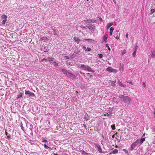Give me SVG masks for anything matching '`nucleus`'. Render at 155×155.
I'll use <instances>...</instances> for the list:
<instances>
[{
  "mask_svg": "<svg viewBox=\"0 0 155 155\" xmlns=\"http://www.w3.org/2000/svg\"><path fill=\"white\" fill-rule=\"evenodd\" d=\"M110 35L111 36L112 35L113 32L114 30V28L113 27H111L110 29Z\"/></svg>",
  "mask_w": 155,
  "mask_h": 155,
  "instance_id": "13",
  "label": "nucleus"
},
{
  "mask_svg": "<svg viewBox=\"0 0 155 155\" xmlns=\"http://www.w3.org/2000/svg\"><path fill=\"white\" fill-rule=\"evenodd\" d=\"M66 75H67L68 77H72L73 78L75 77V76L74 74L68 72L67 74H66Z\"/></svg>",
  "mask_w": 155,
  "mask_h": 155,
  "instance_id": "7",
  "label": "nucleus"
},
{
  "mask_svg": "<svg viewBox=\"0 0 155 155\" xmlns=\"http://www.w3.org/2000/svg\"><path fill=\"white\" fill-rule=\"evenodd\" d=\"M74 40L75 41L77 42V44H78L79 42L80 41V40L78 37H75L74 38Z\"/></svg>",
  "mask_w": 155,
  "mask_h": 155,
  "instance_id": "14",
  "label": "nucleus"
},
{
  "mask_svg": "<svg viewBox=\"0 0 155 155\" xmlns=\"http://www.w3.org/2000/svg\"><path fill=\"white\" fill-rule=\"evenodd\" d=\"M7 20H3L2 21V24L3 25H4L5 24L6 22L7 21Z\"/></svg>",
  "mask_w": 155,
  "mask_h": 155,
  "instance_id": "26",
  "label": "nucleus"
},
{
  "mask_svg": "<svg viewBox=\"0 0 155 155\" xmlns=\"http://www.w3.org/2000/svg\"><path fill=\"white\" fill-rule=\"evenodd\" d=\"M113 24V22H110L107 25V26H106V28L107 29H108L110 26H112Z\"/></svg>",
  "mask_w": 155,
  "mask_h": 155,
  "instance_id": "11",
  "label": "nucleus"
},
{
  "mask_svg": "<svg viewBox=\"0 0 155 155\" xmlns=\"http://www.w3.org/2000/svg\"><path fill=\"white\" fill-rule=\"evenodd\" d=\"M111 128L113 130H114L115 129V125H113L111 126Z\"/></svg>",
  "mask_w": 155,
  "mask_h": 155,
  "instance_id": "29",
  "label": "nucleus"
},
{
  "mask_svg": "<svg viewBox=\"0 0 155 155\" xmlns=\"http://www.w3.org/2000/svg\"><path fill=\"white\" fill-rule=\"evenodd\" d=\"M81 153L82 154V155H86L87 153H86L84 151H81Z\"/></svg>",
  "mask_w": 155,
  "mask_h": 155,
  "instance_id": "24",
  "label": "nucleus"
},
{
  "mask_svg": "<svg viewBox=\"0 0 155 155\" xmlns=\"http://www.w3.org/2000/svg\"><path fill=\"white\" fill-rule=\"evenodd\" d=\"M123 150L125 152L127 151V150H126L125 149H124Z\"/></svg>",
  "mask_w": 155,
  "mask_h": 155,
  "instance_id": "50",
  "label": "nucleus"
},
{
  "mask_svg": "<svg viewBox=\"0 0 155 155\" xmlns=\"http://www.w3.org/2000/svg\"><path fill=\"white\" fill-rule=\"evenodd\" d=\"M120 70L121 71H123L124 70V68L123 65L121 66L120 67Z\"/></svg>",
  "mask_w": 155,
  "mask_h": 155,
  "instance_id": "21",
  "label": "nucleus"
},
{
  "mask_svg": "<svg viewBox=\"0 0 155 155\" xmlns=\"http://www.w3.org/2000/svg\"><path fill=\"white\" fill-rule=\"evenodd\" d=\"M23 95V94L21 93H20L19 94H18L17 97V99H18L20 97H21Z\"/></svg>",
  "mask_w": 155,
  "mask_h": 155,
  "instance_id": "15",
  "label": "nucleus"
},
{
  "mask_svg": "<svg viewBox=\"0 0 155 155\" xmlns=\"http://www.w3.org/2000/svg\"><path fill=\"white\" fill-rule=\"evenodd\" d=\"M91 48H87L86 49V51H91Z\"/></svg>",
  "mask_w": 155,
  "mask_h": 155,
  "instance_id": "36",
  "label": "nucleus"
},
{
  "mask_svg": "<svg viewBox=\"0 0 155 155\" xmlns=\"http://www.w3.org/2000/svg\"><path fill=\"white\" fill-rule=\"evenodd\" d=\"M118 150L117 149H115L114 150H113L112 151V153H110V154H111L112 153H114V154H116L118 153Z\"/></svg>",
  "mask_w": 155,
  "mask_h": 155,
  "instance_id": "18",
  "label": "nucleus"
},
{
  "mask_svg": "<svg viewBox=\"0 0 155 155\" xmlns=\"http://www.w3.org/2000/svg\"><path fill=\"white\" fill-rule=\"evenodd\" d=\"M145 140V138L144 137H141V139H137L136 141L139 145L141 144Z\"/></svg>",
  "mask_w": 155,
  "mask_h": 155,
  "instance_id": "3",
  "label": "nucleus"
},
{
  "mask_svg": "<svg viewBox=\"0 0 155 155\" xmlns=\"http://www.w3.org/2000/svg\"><path fill=\"white\" fill-rule=\"evenodd\" d=\"M112 68L110 67H109L107 68V71L110 72H111Z\"/></svg>",
  "mask_w": 155,
  "mask_h": 155,
  "instance_id": "17",
  "label": "nucleus"
},
{
  "mask_svg": "<svg viewBox=\"0 0 155 155\" xmlns=\"http://www.w3.org/2000/svg\"><path fill=\"white\" fill-rule=\"evenodd\" d=\"M97 146L98 148V151L99 152H101L102 150V149H101V147L100 146V145H98Z\"/></svg>",
  "mask_w": 155,
  "mask_h": 155,
  "instance_id": "22",
  "label": "nucleus"
},
{
  "mask_svg": "<svg viewBox=\"0 0 155 155\" xmlns=\"http://www.w3.org/2000/svg\"><path fill=\"white\" fill-rule=\"evenodd\" d=\"M61 71L64 73V74L66 75L68 72V71L65 69H62L61 70Z\"/></svg>",
  "mask_w": 155,
  "mask_h": 155,
  "instance_id": "16",
  "label": "nucleus"
},
{
  "mask_svg": "<svg viewBox=\"0 0 155 155\" xmlns=\"http://www.w3.org/2000/svg\"><path fill=\"white\" fill-rule=\"evenodd\" d=\"M1 18L2 20H7V17L5 15H3L1 16Z\"/></svg>",
  "mask_w": 155,
  "mask_h": 155,
  "instance_id": "9",
  "label": "nucleus"
},
{
  "mask_svg": "<svg viewBox=\"0 0 155 155\" xmlns=\"http://www.w3.org/2000/svg\"><path fill=\"white\" fill-rule=\"evenodd\" d=\"M53 64L54 65L57 66L56 63V62H54Z\"/></svg>",
  "mask_w": 155,
  "mask_h": 155,
  "instance_id": "44",
  "label": "nucleus"
},
{
  "mask_svg": "<svg viewBox=\"0 0 155 155\" xmlns=\"http://www.w3.org/2000/svg\"><path fill=\"white\" fill-rule=\"evenodd\" d=\"M115 38L117 39H119V37L117 36H116V37Z\"/></svg>",
  "mask_w": 155,
  "mask_h": 155,
  "instance_id": "41",
  "label": "nucleus"
},
{
  "mask_svg": "<svg viewBox=\"0 0 155 155\" xmlns=\"http://www.w3.org/2000/svg\"><path fill=\"white\" fill-rule=\"evenodd\" d=\"M96 22V20H91V22L94 23Z\"/></svg>",
  "mask_w": 155,
  "mask_h": 155,
  "instance_id": "39",
  "label": "nucleus"
},
{
  "mask_svg": "<svg viewBox=\"0 0 155 155\" xmlns=\"http://www.w3.org/2000/svg\"><path fill=\"white\" fill-rule=\"evenodd\" d=\"M145 133H144L143 134V136H142V137H143L145 136Z\"/></svg>",
  "mask_w": 155,
  "mask_h": 155,
  "instance_id": "42",
  "label": "nucleus"
},
{
  "mask_svg": "<svg viewBox=\"0 0 155 155\" xmlns=\"http://www.w3.org/2000/svg\"><path fill=\"white\" fill-rule=\"evenodd\" d=\"M84 40L87 41V43H88L89 42H92L93 41H94L93 40L91 39H85Z\"/></svg>",
  "mask_w": 155,
  "mask_h": 155,
  "instance_id": "19",
  "label": "nucleus"
},
{
  "mask_svg": "<svg viewBox=\"0 0 155 155\" xmlns=\"http://www.w3.org/2000/svg\"><path fill=\"white\" fill-rule=\"evenodd\" d=\"M89 29L91 30H94L95 27L92 25H88L86 26Z\"/></svg>",
  "mask_w": 155,
  "mask_h": 155,
  "instance_id": "6",
  "label": "nucleus"
},
{
  "mask_svg": "<svg viewBox=\"0 0 155 155\" xmlns=\"http://www.w3.org/2000/svg\"><path fill=\"white\" fill-rule=\"evenodd\" d=\"M127 82L129 83H130L132 85H133L134 84L133 82L132 81H127Z\"/></svg>",
  "mask_w": 155,
  "mask_h": 155,
  "instance_id": "33",
  "label": "nucleus"
},
{
  "mask_svg": "<svg viewBox=\"0 0 155 155\" xmlns=\"http://www.w3.org/2000/svg\"><path fill=\"white\" fill-rule=\"evenodd\" d=\"M155 11V4H154V8H152L151 10L150 14H151L153 13Z\"/></svg>",
  "mask_w": 155,
  "mask_h": 155,
  "instance_id": "12",
  "label": "nucleus"
},
{
  "mask_svg": "<svg viewBox=\"0 0 155 155\" xmlns=\"http://www.w3.org/2000/svg\"><path fill=\"white\" fill-rule=\"evenodd\" d=\"M151 56L153 58H154V57L155 56V51H152Z\"/></svg>",
  "mask_w": 155,
  "mask_h": 155,
  "instance_id": "20",
  "label": "nucleus"
},
{
  "mask_svg": "<svg viewBox=\"0 0 155 155\" xmlns=\"http://www.w3.org/2000/svg\"><path fill=\"white\" fill-rule=\"evenodd\" d=\"M138 145V143L135 141L134 143H133L131 145L130 148L131 150H133L135 147Z\"/></svg>",
  "mask_w": 155,
  "mask_h": 155,
  "instance_id": "5",
  "label": "nucleus"
},
{
  "mask_svg": "<svg viewBox=\"0 0 155 155\" xmlns=\"http://www.w3.org/2000/svg\"><path fill=\"white\" fill-rule=\"evenodd\" d=\"M119 97L121 100L126 103H130L131 101L130 98L127 96L120 95L119 96Z\"/></svg>",
  "mask_w": 155,
  "mask_h": 155,
  "instance_id": "1",
  "label": "nucleus"
},
{
  "mask_svg": "<svg viewBox=\"0 0 155 155\" xmlns=\"http://www.w3.org/2000/svg\"><path fill=\"white\" fill-rule=\"evenodd\" d=\"M47 140H43V141H42V142H47Z\"/></svg>",
  "mask_w": 155,
  "mask_h": 155,
  "instance_id": "46",
  "label": "nucleus"
},
{
  "mask_svg": "<svg viewBox=\"0 0 155 155\" xmlns=\"http://www.w3.org/2000/svg\"><path fill=\"white\" fill-rule=\"evenodd\" d=\"M25 93L26 94H28L30 97H34L35 95L33 93L29 91H25Z\"/></svg>",
  "mask_w": 155,
  "mask_h": 155,
  "instance_id": "4",
  "label": "nucleus"
},
{
  "mask_svg": "<svg viewBox=\"0 0 155 155\" xmlns=\"http://www.w3.org/2000/svg\"><path fill=\"white\" fill-rule=\"evenodd\" d=\"M142 85L143 87H145V86H146V84H145V83H143V84H142Z\"/></svg>",
  "mask_w": 155,
  "mask_h": 155,
  "instance_id": "40",
  "label": "nucleus"
},
{
  "mask_svg": "<svg viewBox=\"0 0 155 155\" xmlns=\"http://www.w3.org/2000/svg\"><path fill=\"white\" fill-rule=\"evenodd\" d=\"M98 55H99V57L101 58H102L103 56V55L101 54H99Z\"/></svg>",
  "mask_w": 155,
  "mask_h": 155,
  "instance_id": "32",
  "label": "nucleus"
},
{
  "mask_svg": "<svg viewBox=\"0 0 155 155\" xmlns=\"http://www.w3.org/2000/svg\"><path fill=\"white\" fill-rule=\"evenodd\" d=\"M42 60H43V61H46V60H47L46 59H44V58L43 59H42Z\"/></svg>",
  "mask_w": 155,
  "mask_h": 155,
  "instance_id": "48",
  "label": "nucleus"
},
{
  "mask_svg": "<svg viewBox=\"0 0 155 155\" xmlns=\"http://www.w3.org/2000/svg\"><path fill=\"white\" fill-rule=\"evenodd\" d=\"M86 155H91V154L89 153H87Z\"/></svg>",
  "mask_w": 155,
  "mask_h": 155,
  "instance_id": "45",
  "label": "nucleus"
},
{
  "mask_svg": "<svg viewBox=\"0 0 155 155\" xmlns=\"http://www.w3.org/2000/svg\"><path fill=\"white\" fill-rule=\"evenodd\" d=\"M80 68L84 70H87L89 72L91 71V69L88 66H85L84 64H81Z\"/></svg>",
  "mask_w": 155,
  "mask_h": 155,
  "instance_id": "2",
  "label": "nucleus"
},
{
  "mask_svg": "<svg viewBox=\"0 0 155 155\" xmlns=\"http://www.w3.org/2000/svg\"><path fill=\"white\" fill-rule=\"evenodd\" d=\"M58 32H55V31H54V35H58Z\"/></svg>",
  "mask_w": 155,
  "mask_h": 155,
  "instance_id": "34",
  "label": "nucleus"
},
{
  "mask_svg": "<svg viewBox=\"0 0 155 155\" xmlns=\"http://www.w3.org/2000/svg\"><path fill=\"white\" fill-rule=\"evenodd\" d=\"M136 51L135 50L134 51L133 53V55L134 56L136 55Z\"/></svg>",
  "mask_w": 155,
  "mask_h": 155,
  "instance_id": "35",
  "label": "nucleus"
},
{
  "mask_svg": "<svg viewBox=\"0 0 155 155\" xmlns=\"http://www.w3.org/2000/svg\"><path fill=\"white\" fill-rule=\"evenodd\" d=\"M113 2H114V3H115V4H116V2L115 0H113Z\"/></svg>",
  "mask_w": 155,
  "mask_h": 155,
  "instance_id": "49",
  "label": "nucleus"
},
{
  "mask_svg": "<svg viewBox=\"0 0 155 155\" xmlns=\"http://www.w3.org/2000/svg\"><path fill=\"white\" fill-rule=\"evenodd\" d=\"M107 35H104L103 37V41L104 42H106L107 41Z\"/></svg>",
  "mask_w": 155,
  "mask_h": 155,
  "instance_id": "8",
  "label": "nucleus"
},
{
  "mask_svg": "<svg viewBox=\"0 0 155 155\" xmlns=\"http://www.w3.org/2000/svg\"><path fill=\"white\" fill-rule=\"evenodd\" d=\"M128 33H127L126 35V37L127 38H128Z\"/></svg>",
  "mask_w": 155,
  "mask_h": 155,
  "instance_id": "38",
  "label": "nucleus"
},
{
  "mask_svg": "<svg viewBox=\"0 0 155 155\" xmlns=\"http://www.w3.org/2000/svg\"><path fill=\"white\" fill-rule=\"evenodd\" d=\"M118 84L120 86L123 87H125L126 85H125L123 84L121 82H120L119 80L118 81Z\"/></svg>",
  "mask_w": 155,
  "mask_h": 155,
  "instance_id": "10",
  "label": "nucleus"
},
{
  "mask_svg": "<svg viewBox=\"0 0 155 155\" xmlns=\"http://www.w3.org/2000/svg\"><path fill=\"white\" fill-rule=\"evenodd\" d=\"M116 81H114L112 82L111 85H112V86H114L115 85V83Z\"/></svg>",
  "mask_w": 155,
  "mask_h": 155,
  "instance_id": "27",
  "label": "nucleus"
},
{
  "mask_svg": "<svg viewBox=\"0 0 155 155\" xmlns=\"http://www.w3.org/2000/svg\"><path fill=\"white\" fill-rule=\"evenodd\" d=\"M87 23H91V19H88L87 20Z\"/></svg>",
  "mask_w": 155,
  "mask_h": 155,
  "instance_id": "28",
  "label": "nucleus"
},
{
  "mask_svg": "<svg viewBox=\"0 0 155 155\" xmlns=\"http://www.w3.org/2000/svg\"><path fill=\"white\" fill-rule=\"evenodd\" d=\"M106 46L107 47V48H108V49L109 51H110V48L109 47V46L108 44H106Z\"/></svg>",
  "mask_w": 155,
  "mask_h": 155,
  "instance_id": "31",
  "label": "nucleus"
},
{
  "mask_svg": "<svg viewBox=\"0 0 155 155\" xmlns=\"http://www.w3.org/2000/svg\"><path fill=\"white\" fill-rule=\"evenodd\" d=\"M117 70L112 69L111 72L116 73L117 72Z\"/></svg>",
  "mask_w": 155,
  "mask_h": 155,
  "instance_id": "23",
  "label": "nucleus"
},
{
  "mask_svg": "<svg viewBox=\"0 0 155 155\" xmlns=\"http://www.w3.org/2000/svg\"><path fill=\"white\" fill-rule=\"evenodd\" d=\"M83 48L84 49H85V50L87 49V48H86V47L85 46H83Z\"/></svg>",
  "mask_w": 155,
  "mask_h": 155,
  "instance_id": "43",
  "label": "nucleus"
},
{
  "mask_svg": "<svg viewBox=\"0 0 155 155\" xmlns=\"http://www.w3.org/2000/svg\"><path fill=\"white\" fill-rule=\"evenodd\" d=\"M81 28H85V27L83 26V27H82Z\"/></svg>",
  "mask_w": 155,
  "mask_h": 155,
  "instance_id": "51",
  "label": "nucleus"
},
{
  "mask_svg": "<svg viewBox=\"0 0 155 155\" xmlns=\"http://www.w3.org/2000/svg\"><path fill=\"white\" fill-rule=\"evenodd\" d=\"M126 50H124L122 51L121 54H125L126 53Z\"/></svg>",
  "mask_w": 155,
  "mask_h": 155,
  "instance_id": "25",
  "label": "nucleus"
},
{
  "mask_svg": "<svg viewBox=\"0 0 155 155\" xmlns=\"http://www.w3.org/2000/svg\"><path fill=\"white\" fill-rule=\"evenodd\" d=\"M44 146L45 148V149H48V148H50L48 147L47 146V145L46 144H44Z\"/></svg>",
  "mask_w": 155,
  "mask_h": 155,
  "instance_id": "30",
  "label": "nucleus"
},
{
  "mask_svg": "<svg viewBox=\"0 0 155 155\" xmlns=\"http://www.w3.org/2000/svg\"><path fill=\"white\" fill-rule=\"evenodd\" d=\"M99 20L101 21H102L103 19H102V18L101 17H99Z\"/></svg>",
  "mask_w": 155,
  "mask_h": 155,
  "instance_id": "37",
  "label": "nucleus"
},
{
  "mask_svg": "<svg viewBox=\"0 0 155 155\" xmlns=\"http://www.w3.org/2000/svg\"><path fill=\"white\" fill-rule=\"evenodd\" d=\"M154 115H155V109H154Z\"/></svg>",
  "mask_w": 155,
  "mask_h": 155,
  "instance_id": "47",
  "label": "nucleus"
}]
</instances>
